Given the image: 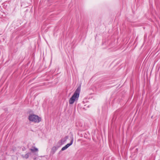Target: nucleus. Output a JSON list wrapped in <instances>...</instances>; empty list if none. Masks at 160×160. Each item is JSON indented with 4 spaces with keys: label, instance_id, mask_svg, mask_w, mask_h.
Wrapping results in <instances>:
<instances>
[{
    "label": "nucleus",
    "instance_id": "obj_1",
    "mask_svg": "<svg viewBox=\"0 0 160 160\" xmlns=\"http://www.w3.org/2000/svg\"><path fill=\"white\" fill-rule=\"evenodd\" d=\"M80 89L81 88L80 87H78L77 89L75 92H74V94L70 98L69 101V104H72L75 101L78 100L79 97Z\"/></svg>",
    "mask_w": 160,
    "mask_h": 160
},
{
    "label": "nucleus",
    "instance_id": "obj_2",
    "mask_svg": "<svg viewBox=\"0 0 160 160\" xmlns=\"http://www.w3.org/2000/svg\"><path fill=\"white\" fill-rule=\"evenodd\" d=\"M28 118L30 121L35 122H39L41 121V118L35 114L30 115Z\"/></svg>",
    "mask_w": 160,
    "mask_h": 160
},
{
    "label": "nucleus",
    "instance_id": "obj_3",
    "mask_svg": "<svg viewBox=\"0 0 160 160\" xmlns=\"http://www.w3.org/2000/svg\"><path fill=\"white\" fill-rule=\"evenodd\" d=\"M59 147V146L58 147H57L56 146H53L52 148L51 151L52 152V153L54 154L55 152L58 149V148Z\"/></svg>",
    "mask_w": 160,
    "mask_h": 160
},
{
    "label": "nucleus",
    "instance_id": "obj_4",
    "mask_svg": "<svg viewBox=\"0 0 160 160\" xmlns=\"http://www.w3.org/2000/svg\"><path fill=\"white\" fill-rule=\"evenodd\" d=\"M30 154V153H27V154H26L25 155H22V156L23 158H24L26 159H27L28 158Z\"/></svg>",
    "mask_w": 160,
    "mask_h": 160
},
{
    "label": "nucleus",
    "instance_id": "obj_5",
    "mask_svg": "<svg viewBox=\"0 0 160 160\" xmlns=\"http://www.w3.org/2000/svg\"><path fill=\"white\" fill-rule=\"evenodd\" d=\"M73 139H72L70 143L67 144L65 146L66 148H67L69 147L70 145H71L73 143Z\"/></svg>",
    "mask_w": 160,
    "mask_h": 160
},
{
    "label": "nucleus",
    "instance_id": "obj_6",
    "mask_svg": "<svg viewBox=\"0 0 160 160\" xmlns=\"http://www.w3.org/2000/svg\"><path fill=\"white\" fill-rule=\"evenodd\" d=\"M73 139H72L70 143L67 144L65 146L66 148H67L69 147L70 145H71L73 143Z\"/></svg>",
    "mask_w": 160,
    "mask_h": 160
},
{
    "label": "nucleus",
    "instance_id": "obj_7",
    "mask_svg": "<svg viewBox=\"0 0 160 160\" xmlns=\"http://www.w3.org/2000/svg\"><path fill=\"white\" fill-rule=\"evenodd\" d=\"M30 150L32 152H37L38 150V149L35 147H34L33 148H31Z\"/></svg>",
    "mask_w": 160,
    "mask_h": 160
},
{
    "label": "nucleus",
    "instance_id": "obj_8",
    "mask_svg": "<svg viewBox=\"0 0 160 160\" xmlns=\"http://www.w3.org/2000/svg\"><path fill=\"white\" fill-rule=\"evenodd\" d=\"M64 142V140H63L62 139V140H60V141H59L58 142V143L60 145H61L63 144V143L62 142Z\"/></svg>",
    "mask_w": 160,
    "mask_h": 160
},
{
    "label": "nucleus",
    "instance_id": "obj_9",
    "mask_svg": "<svg viewBox=\"0 0 160 160\" xmlns=\"http://www.w3.org/2000/svg\"><path fill=\"white\" fill-rule=\"evenodd\" d=\"M67 148H66V147H65V146L64 147H63L61 149V150L62 151H64L65 150H66V149H67Z\"/></svg>",
    "mask_w": 160,
    "mask_h": 160
}]
</instances>
